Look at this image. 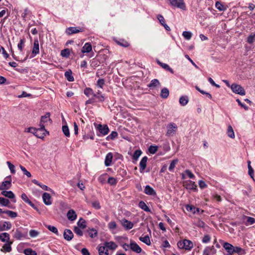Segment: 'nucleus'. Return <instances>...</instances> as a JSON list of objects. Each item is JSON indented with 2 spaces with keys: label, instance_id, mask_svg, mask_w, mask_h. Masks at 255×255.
I'll return each instance as SVG.
<instances>
[{
  "label": "nucleus",
  "instance_id": "obj_4",
  "mask_svg": "<svg viewBox=\"0 0 255 255\" xmlns=\"http://www.w3.org/2000/svg\"><path fill=\"white\" fill-rule=\"evenodd\" d=\"M231 89L232 91L236 94H238L242 96L246 94L244 89L240 85L233 84L231 86Z\"/></svg>",
  "mask_w": 255,
  "mask_h": 255
},
{
  "label": "nucleus",
  "instance_id": "obj_33",
  "mask_svg": "<svg viewBox=\"0 0 255 255\" xmlns=\"http://www.w3.org/2000/svg\"><path fill=\"white\" fill-rule=\"evenodd\" d=\"M21 198L26 203L28 204L32 207H34V204L28 199V197L25 193H23L21 194Z\"/></svg>",
  "mask_w": 255,
  "mask_h": 255
},
{
  "label": "nucleus",
  "instance_id": "obj_48",
  "mask_svg": "<svg viewBox=\"0 0 255 255\" xmlns=\"http://www.w3.org/2000/svg\"><path fill=\"white\" fill-rule=\"evenodd\" d=\"M141 153H142V152L140 150H139V149L136 150L133 154L132 159L136 161L137 160L139 157L141 155Z\"/></svg>",
  "mask_w": 255,
  "mask_h": 255
},
{
  "label": "nucleus",
  "instance_id": "obj_11",
  "mask_svg": "<svg viewBox=\"0 0 255 255\" xmlns=\"http://www.w3.org/2000/svg\"><path fill=\"white\" fill-rule=\"evenodd\" d=\"M39 53V41L37 39L34 40L33 47L32 50V57H34L36 55Z\"/></svg>",
  "mask_w": 255,
  "mask_h": 255
},
{
  "label": "nucleus",
  "instance_id": "obj_59",
  "mask_svg": "<svg viewBox=\"0 0 255 255\" xmlns=\"http://www.w3.org/2000/svg\"><path fill=\"white\" fill-rule=\"evenodd\" d=\"M19 167L21 170L23 171L24 174L26 175L28 177H30L31 176V173L28 171L24 167L21 165H20Z\"/></svg>",
  "mask_w": 255,
  "mask_h": 255
},
{
  "label": "nucleus",
  "instance_id": "obj_23",
  "mask_svg": "<svg viewBox=\"0 0 255 255\" xmlns=\"http://www.w3.org/2000/svg\"><path fill=\"white\" fill-rule=\"evenodd\" d=\"M186 209L188 211L192 212L193 214H200V210L198 208H196L193 206L187 205L186 206Z\"/></svg>",
  "mask_w": 255,
  "mask_h": 255
},
{
  "label": "nucleus",
  "instance_id": "obj_34",
  "mask_svg": "<svg viewBox=\"0 0 255 255\" xmlns=\"http://www.w3.org/2000/svg\"><path fill=\"white\" fill-rule=\"evenodd\" d=\"M65 77L67 80L69 82H73L74 80V78L72 75V71L71 70L66 71L65 73Z\"/></svg>",
  "mask_w": 255,
  "mask_h": 255
},
{
  "label": "nucleus",
  "instance_id": "obj_1",
  "mask_svg": "<svg viewBox=\"0 0 255 255\" xmlns=\"http://www.w3.org/2000/svg\"><path fill=\"white\" fill-rule=\"evenodd\" d=\"M177 245L180 249L186 250H190L193 247V243L191 241L186 239L178 242Z\"/></svg>",
  "mask_w": 255,
  "mask_h": 255
},
{
  "label": "nucleus",
  "instance_id": "obj_54",
  "mask_svg": "<svg viewBox=\"0 0 255 255\" xmlns=\"http://www.w3.org/2000/svg\"><path fill=\"white\" fill-rule=\"evenodd\" d=\"M2 228H4V231L9 230L11 228V224L9 222L5 221L2 225Z\"/></svg>",
  "mask_w": 255,
  "mask_h": 255
},
{
  "label": "nucleus",
  "instance_id": "obj_9",
  "mask_svg": "<svg viewBox=\"0 0 255 255\" xmlns=\"http://www.w3.org/2000/svg\"><path fill=\"white\" fill-rule=\"evenodd\" d=\"M97 129L103 135H107L109 132V128L107 125H102L99 124L97 127Z\"/></svg>",
  "mask_w": 255,
  "mask_h": 255
},
{
  "label": "nucleus",
  "instance_id": "obj_25",
  "mask_svg": "<svg viewBox=\"0 0 255 255\" xmlns=\"http://www.w3.org/2000/svg\"><path fill=\"white\" fill-rule=\"evenodd\" d=\"M123 226L127 230H129L132 228L133 226V223L126 219L123 220Z\"/></svg>",
  "mask_w": 255,
  "mask_h": 255
},
{
  "label": "nucleus",
  "instance_id": "obj_15",
  "mask_svg": "<svg viewBox=\"0 0 255 255\" xmlns=\"http://www.w3.org/2000/svg\"><path fill=\"white\" fill-rule=\"evenodd\" d=\"M12 244V242L9 241L7 242H5V244H4L2 246L1 251L7 253L11 252L12 250L11 246Z\"/></svg>",
  "mask_w": 255,
  "mask_h": 255
},
{
  "label": "nucleus",
  "instance_id": "obj_36",
  "mask_svg": "<svg viewBox=\"0 0 255 255\" xmlns=\"http://www.w3.org/2000/svg\"><path fill=\"white\" fill-rule=\"evenodd\" d=\"M188 98L187 96H181L180 99H179V103L180 104V105L182 106H185L186 105H187V104L188 103Z\"/></svg>",
  "mask_w": 255,
  "mask_h": 255
},
{
  "label": "nucleus",
  "instance_id": "obj_57",
  "mask_svg": "<svg viewBox=\"0 0 255 255\" xmlns=\"http://www.w3.org/2000/svg\"><path fill=\"white\" fill-rule=\"evenodd\" d=\"M158 147L156 145H150L148 148V151L151 154H154L156 152Z\"/></svg>",
  "mask_w": 255,
  "mask_h": 255
},
{
  "label": "nucleus",
  "instance_id": "obj_21",
  "mask_svg": "<svg viewBox=\"0 0 255 255\" xmlns=\"http://www.w3.org/2000/svg\"><path fill=\"white\" fill-rule=\"evenodd\" d=\"M113 157V154L111 152L107 154L105 160V164L106 166H109L111 165Z\"/></svg>",
  "mask_w": 255,
  "mask_h": 255
},
{
  "label": "nucleus",
  "instance_id": "obj_58",
  "mask_svg": "<svg viewBox=\"0 0 255 255\" xmlns=\"http://www.w3.org/2000/svg\"><path fill=\"white\" fill-rule=\"evenodd\" d=\"M108 183L111 185H115L117 183V180L116 178L110 177L108 178Z\"/></svg>",
  "mask_w": 255,
  "mask_h": 255
},
{
  "label": "nucleus",
  "instance_id": "obj_38",
  "mask_svg": "<svg viewBox=\"0 0 255 255\" xmlns=\"http://www.w3.org/2000/svg\"><path fill=\"white\" fill-rule=\"evenodd\" d=\"M87 232L91 238L97 237L98 235L97 231L94 228L88 230Z\"/></svg>",
  "mask_w": 255,
  "mask_h": 255
},
{
  "label": "nucleus",
  "instance_id": "obj_52",
  "mask_svg": "<svg viewBox=\"0 0 255 255\" xmlns=\"http://www.w3.org/2000/svg\"><path fill=\"white\" fill-rule=\"evenodd\" d=\"M62 131L64 135L67 137L70 136V131L67 126H63L62 127Z\"/></svg>",
  "mask_w": 255,
  "mask_h": 255
},
{
  "label": "nucleus",
  "instance_id": "obj_62",
  "mask_svg": "<svg viewBox=\"0 0 255 255\" xmlns=\"http://www.w3.org/2000/svg\"><path fill=\"white\" fill-rule=\"evenodd\" d=\"M6 163L8 166L9 170H10L11 173L12 174L15 173V170L14 166L9 161H7Z\"/></svg>",
  "mask_w": 255,
  "mask_h": 255
},
{
  "label": "nucleus",
  "instance_id": "obj_16",
  "mask_svg": "<svg viewBox=\"0 0 255 255\" xmlns=\"http://www.w3.org/2000/svg\"><path fill=\"white\" fill-rule=\"evenodd\" d=\"M67 217L69 220L73 221L76 219L77 214L74 210L70 209L67 212Z\"/></svg>",
  "mask_w": 255,
  "mask_h": 255
},
{
  "label": "nucleus",
  "instance_id": "obj_35",
  "mask_svg": "<svg viewBox=\"0 0 255 255\" xmlns=\"http://www.w3.org/2000/svg\"><path fill=\"white\" fill-rule=\"evenodd\" d=\"M10 204L9 201L3 197H0V204L3 206L10 207L9 206Z\"/></svg>",
  "mask_w": 255,
  "mask_h": 255
},
{
  "label": "nucleus",
  "instance_id": "obj_64",
  "mask_svg": "<svg viewBox=\"0 0 255 255\" xmlns=\"http://www.w3.org/2000/svg\"><path fill=\"white\" fill-rule=\"evenodd\" d=\"M39 235V232L34 230H31L29 231V235L32 238L37 237Z\"/></svg>",
  "mask_w": 255,
  "mask_h": 255
},
{
  "label": "nucleus",
  "instance_id": "obj_31",
  "mask_svg": "<svg viewBox=\"0 0 255 255\" xmlns=\"http://www.w3.org/2000/svg\"><path fill=\"white\" fill-rule=\"evenodd\" d=\"M157 63L162 67L163 69H165L166 70L170 72L171 73H173V70L172 68H171L168 65L165 63H163L159 61V60H157Z\"/></svg>",
  "mask_w": 255,
  "mask_h": 255
},
{
  "label": "nucleus",
  "instance_id": "obj_7",
  "mask_svg": "<svg viewBox=\"0 0 255 255\" xmlns=\"http://www.w3.org/2000/svg\"><path fill=\"white\" fill-rule=\"evenodd\" d=\"M172 5L180 8L182 9H185V5L183 0H169Z\"/></svg>",
  "mask_w": 255,
  "mask_h": 255
},
{
  "label": "nucleus",
  "instance_id": "obj_13",
  "mask_svg": "<svg viewBox=\"0 0 255 255\" xmlns=\"http://www.w3.org/2000/svg\"><path fill=\"white\" fill-rule=\"evenodd\" d=\"M130 249L136 253H140L141 252V248L134 242H130Z\"/></svg>",
  "mask_w": 255,
  "mask_h": 255
},
{
  "label": "nucleus",
  "instance_id": "obj_43",
  "mask_svg": "<svg viewBox=\"0 0 255 255\" xmlns=\"http://www.w3.org/2000/svg\"><path fill=\"white\" fill-rule=\"evenodd\" d=\"M78 227L85 229L86 227V221L82 218H81L77 222Z\"/></svg>",
  "mask_w": 255,
  "mask_h": 255
},
{
  "label": "nucleus",
  "instance_id": "obj_53",
  "mask_svg": "<svg viewBox=\"0 0 255 255\" xmlns=\"http://www.w3.org/2000/svg\"><path fill=\"white\" fill-rule=\"evenodd\" d=\"M46 227L51 232L55 233L57 235H58V231L56 227L51 225H46Z\"/></svg>",
  "mask_w": 255,
  "mask_h": 255
},
{
  "label": "nucleus",
  "instance_id": "obj_6",
  "mask_svg": "<svg viewBox=\"0 0 255 255\" xmlns=\"http://www.w3.org/2000/svg\"><path fill=\"white\" fill-rule=\"evenodd\" d=\"M184 186L187 189L190 190H193L194 191H197V185L195 183L191 180L186 181L184 183Z\"/></svg>",
  "mask_w": 255,
  "mask_h": 255
},
{
  "label": "nucleus",
  "instance_id": "obj_55",
  "mask_svg": "<svg viewBox=\"0 0 255 255\" xmlns=\"http://www.w3.org/2000/svg\"><path fill=\"white\" fill-rule=\"evenodd\" d=\"M182 35L186 40H190L191 38L192 34L190 31H184L182 33Z\"/></svg>",
  "mask_w": 255,
  "mask_h": 255
},
{
  "label": "nucleus",
  "instance_id": "obj_2",
  "mask_svg": "<svg viewBox=\"0 0 255 255\" xmlns=\"http://www.w3.org/2000/svg\"><path fill=\"white\" fill-rule=\"evenodd\" d=\"M27 235V231L22 227L17 228L15 231L13 237L16 240H20L25 238Z\"/></svg>",
  "mask_w": 255,
  "mask_h": 255
},
{
  "label": "nucleus",
  "instance_id": "obj_63",
  "mask_svg": "<svg viewBox=\"0 0 255 255\" xmlns=\"http://www.w3.org/2000/svg\"><path fill=\"white\" fill-rule=\"evenodd\" d=\"M104 84H105L104 79H99L97 82L96 86L101 88H103Z\"/></svg>",
  "mask_w": 255,
  "mask_h": 255
},
{
  "label": "nucleus",
  "instance_id": "obj_24",
  "mask_svg": "<svg viewBox=\"0 0 255 255\" xmlns=\"http://www.w3.org/2000/svg\"><path fill=\"white\" fill-rule=\"evenodd\" d=\"M92 47L91 44L90 43L87 42L82 47V52L83 53H89L92 51Z\"/></svg>",
  "mask_w": 255,
  "mask_h": 255
},
{
  "label": "nucleus",
  "instance_id": "obj_20",
  "mask_svg": "<svg viewBox=\"0 0 255 255\" xmlns=\"http://www.w3.org/2000/svg\"><path fill=\"white\" fill-rule=\"evenodd\" d=\"M223 247L227 251L228 253L233 254L234 253V251L235 247H234L231 244H230L228 243H225L223 244Z\"/></svg>",
  "mask_w": 255,
  "mask_h": 255
},
{
  "label": "nucleus",
  "instance_id": "obj_51",
  "mask_svg": "<svg viewBox=\"0 0 255 255\" xmlns=\"http://www.w3.org/2000/svg\"><path fill=\"white\" fill-rule=\"evenodd\" d=\"M118 134L117 131H113L111 133L106 137V139L107 140H113L118 136Z\"/></svg>",
  "mask_w": 255,
  "mask_h": 255
},
{
  "label": "nucleus",
  "instance_id": "obj_19",
  "mask_svg": "<svg viewBox=\"0 0 255 255\" xmlns=\"http://www.w3.org/2000/svg\"><path fill=\"white\" fill-rule=\"evenodd\" d=\"M160 86V83L159 81L156 79L152 80L150 81V83L148 85V87L150 89H153L154 88H155L157 87Z\"/></svg>",
  "mask_w": 255,
  "mask_h": 255
},
{
  "label": "nucleus",
  "instance_id": "obj_40",
  "mask_svg": "<svg viewBox=\"0 0 255 255\" xmlns=\"http://www.w3.org/2000/svg\"><path fill=\"white\" fill-rule=\"evenodd\" d=\"M251 161L250 160L248 161V173L251 176V177L254 180V170L253 168L252 167L251 165Z\"/></svg>",
  "mask_w": 255,
  "mask_h": 255
},
{
  "label": "nucleus",
  "instance_id": "obj_17",
  "mask_svg": "<svg viewBox=\"0 0 255 255\" xmlns=\"http://www.w3.org/2000/svg\"><path fill=\"white\" fill-rule=\"evenodd\" d=\"M147 159L148 158L147 156H144L140 160L139 163V170L140 172H143V171L145 169Z\"/></svg>",
  "mask_w": 255,
  "mask_h": 255
},
{
  "label": "nucleus",
  "instance_id": "obj_28",
  "mask_svg": "<svg viewBox=\"0 0 255 255\" xmlns=\"http://www.w3.org/2000/svg\"><path fill=\"white\" fill-rule=\"evenodd\" d=\"M104 246L107 249H109L111 250H115L118 247L116 244L114 242H106L104 244Z\"/></svg>",
  "mask_w": 255,
  "mask_h": 255
},
{
  "label": "nucleus",
  "instance_id": "obj_32",
  "mask_svg": "<svg viewBox=\"0 0 255 255\" xmlns=\"http://www.w3.org/2000/svg\"><path fill=\"white\" fill-rule=\"evenodd\" d=\"M169 94V91L166 88H163L161 89L160 92V97L163 99H166Z\"/></svg>",
  "mask_w": 255,
  "mask_h": 255
},
{
  "label": "nucleus",
  "instance_id": "obj_30",
  "mask_svg": "<svg viewBox=\"0 0 255 255\" xmlns=\"http://www.w3.org/2000/svg\"><path fill=\"white\" fill-rule=\"evenodd\" d=\"M138 206L141 209L144 210L145 212H151L150 209L149 207L146 205L144 201H141L138 203Z\"/></svg>",
  "mask_w": 255,
  "mask_h": 255
},
{
  "label": "nucleus",
  "instance_id": "obj_26",
  "mask_svg": "<svg viewBox=\"0 0 255 255\" xmlns=\"http://www.w3.org/2000/svg\"><path fill=\"white\" fill-rule=\"evenodd\" d=\"M10 236L7 233H2L0 234V240L2 242H7L9 241Z\"/></svg>",
  "mask_w": 255,
  "mask_h": 255
},
{
  "label": "nucleus",
  "instance_id": "obj_45",
  "mask_svg": "<svg viewBox=\"0 0 255 255\" xmlns=\"http://www.w3.org/2000/svg\"><path fill=\"white\" fill-rule=\"evenodd\" d=\"M234 253H237L239 255H244L246 254L244 250L239 247H236L234 248Z\"/></svg>",
  "mask_w": 255,
  "mask_h": 255
},
{
  "label": "nucleus",
  "instance_id": "obj_18",
  "mask_svg": "<svg viewBox=\"0 0 255 255\" xmlns=\"http://www.w3.org/2000/svg\"><path fill=\"white\" fill-rule=\"evenodd\" d=\"M144 193L148 195L155 196L156 195V192L154 190L150 187L149 185H146L145 187Z\"/></svg>",
  "mask_w": 255,
  "mask_h": 255
},
{
  "label": "nucleus",
  "instance_id": "obj_47",
  "mask_svg": "<svg viewBox=\"0 0 255 255\" xmlns=\"http://www.w3.org/2000/svg\"><path fill=\"white\" fill-rule=\"evenodd\" d=\"M70 51L69 49H64L61 51V55L63 57L67 58L70 56Z\"/></svg>",
  "mask_w": 255,
  "mask_h": 255
},
{
  "label": "nucleus",
  "instance_id": "obj_5",
  "mask_svg": "<svg viewBox=\"0 0 255 255\" xmlns=\"http://www.w3.org/2000/svg\"><path fill=\"white\" fill-rule=\"evenodd\" d=\"M6 180L3 181L0 185V190H4L9 189L11 186V176H7Z\"/></svg>",
  "mask_w": 255,
  "mask_h": 255
},
{
  "label": "nucleus",
  "instance_id": "obj_44",
  "mask_svg": "<svg viewBox=\"0 0 255 255\" xmlns=\"http://www.w3.org/2000/svg\"><path fill=\"white\" fill-rule=\"evenodd\" d=\"M3 213L6 214L8 216L13 219L17 216V213L10 210L4 211Z\"/></svg>",
  "mask_w": 255,
  "mask_h": 255
},
{
  "label": "nucleus",
  "instance_id": "obj_61",
  "mask_svg": "<svg viewBox=\"0 0 255 255\" xmlns=\"http://www.w3.org/2000/svg\"><path fill=\"white\" fill-rule=\"evenodd\" d=\"M74 232L79 236H82L83 233V231L78 227H75L74 228Z\"/></svg>",
  "mask_w": 255,
  "mask_h": 255
},
{
  "label": "nucleus",
  "instance_id": "obj_50",
  "mask_svg": "<svg viewBox=\"0 0 255 255\" xmlns=\"http://www.w3.org/2000/svg\"><path fill=\"white\" fill-rule=\"evenodd\" d=\"M216 7L220 11H224L226 10V7L220 1H217L215 3Z\"/></svg>",
  "mask_w": 255,
  "mask_h": 255
},
{
  "label": "nucleus",
  "instance_id": "obj_41",
  "mask_svg": "<svg viewBox=\"0 0 255 255\" xmlns=\"http://www.w3.org/2000/svg\"><path fill=\"white\" fill-rule=\"evenodd\" d=\"M84 94L87 97L93 96L94 92L93 90L90 88H86L84 91Z\"/></svg>",
  "mask_w": 255,
  "mask_h": 255
},
{
  "label": "nucleus",
  "instance_id": "obj_14",
  "mask_svg": "<svg viewBox=\"0 0 255 255\" xmlns=\"http://www.w3.org/2000/svg\"><path fill=\"white\" fill-rule=\"evenodd\" d=\"M63 236L64 238L66 240L70 241L73 239L74 235L70 230L65 229L64 232Z\"/></svg>",
  "mask_w": 255,
  "mask_h": 255
},
{
  "label": "nucleus",
  "instance_id": "obj_37",
  "mask_svg": "<svg viewBox=\"0 0 255 255\" xmlns=\"http://www.w3.org/2000/svg\"><path fill=\"white\" fill-rule=\"evenodd\" d=\"M139 240L148 246H149L151 244L150 239L148 235H146L143 237H140L139 238Z\"/></svg>",
  "mask_w": 255,
  "mask_h": 255
},
{
  "label": "nucleus",
  "instance_id": "obj_8",
  "mask_svg": "<svg viewBox=\"0 0 255 255\" xmlns=\"http://www.w3.org/2000/svg\"><path fill=\"white\" fill-rule=\"evenodd\" d=\"M177 129V126L174 123H170L167 126L166 135L168 136L173 135Z\"/></svg>",
  "mask_w": 255,
  "mask_h": 255
},
{
  "label": "nucleus",
  "instance_id": "obj_12",
  "mask_svg": "<svg viewBox=\"0 0 255 255\" xmlns=\"http://www.w3.org/2000/svg\"><path fill=\"white\" fill-rule=\"evenodd\" d=\"M42 199L44 204L46 205H50L52 204L51 196L50 194L44 192L42 195Z\"/></svg>",
  "mask_w": 255,
  "mask_h": 255
},
{
  "label": "nucleus",
  "instance_id": "obj_56",
  "mask_svg": "<svg viewBox=\"0 0 255 255\" xmlns=\"http://www.w3.org/2000/svg\"><path fill=\"white\" fill-rule=\"evenodd\" d=\"M255 38V32L254 33H251L247 38V42L252 44L254 42Z\"/></svg>",
  "mask_w": 255,
  "mask_h": 255
},
{
  "label": "nucleus",
  "instance_id": "obj_10",
  "mask_svg": "<svg viewBox=\"0 0 255 255\" xmlns=\"http://www.w3.org/2000/svg\"><path fill=\"white\" fill-rule=\"evenodd\" d=\"M83 30L82 28L76 27H70L66 29L65 32L66 34L70 35L75 33H77L80 32H82Z\"/></svg>",
  "mask_w": 255,
  "mask_h": 255
},
{
  "label": "nucleus",
  "instance_id": "obj_22",
  "mask_svg": "<svg viewBox=\"0 0 255 255\" xmlns=\"http://www.w3.org/2000/svg\"><path fill=\"white\" fill-rule=\"evenodd\" d=\"M1 194L6 197H7L9 199H14L15 195L14 193L11 191H6L3 190L1 192Z\"/></svg>",
  "mask_w": 255,
  "mask_h": 255
},
{
  "label": "nucleus",
  "instance_id": "obj_49",
  "mask_svg": "<svg viewBox=\"0 0 255 255\" xmlns=\"http://www.w3.org/2000/svg\"><path fill=\"white\" fill-rule=\"evenodd\" d=\"M178 160L177 159L173 160L170 163V164L169 165V167L168 168V170L172 172L175 167L176 164L177 163Z\"/></svg>",
  "mask_w": 255,
  "mask_h": 255
},
{
  "label": "nucleus",
  "instance_id": "obj_42",
  "mask_svg": "<svg viewBox=\"0 0 255 255\" xmlns=\"http://www.w3.org/2000/svg\"><path fill=\"white\" fill-rule=\"evenodd\" d=\"M227 134L228 136L232 138L235 137L234 131L231 126H229L228 127Z\"/></svg>",
  "mask_w": 255,
  "mask_h": 255
},
{
  "label": "nucleus",
  "instance_id": "obj_3",
  "mask_svg": "<svg viewBox=\"0 0 255 255\" xmlns=\"http://www.w3.org/2000/svg\"><path fill=\"white\" fill-rule=\"evenodd\" d=\"M50 113H46L44 116L41 117L39 123V127H41V129H45V127L47 125L48 122H50V123H52V120L50 118Z\"/></svg>",
  "mask_w": 255,
  "mask_h": 255
},
{
  "label": "nucleus",
  "instance_id": "obj_27",
  "mask_svg": "<svg viewBox=\"0 0 255 255\" xmlns=\"http://www.w3.org/2000/svg\"><path fill=\"white\" fill-rule=\"evenodd\" d=\"M45 132H47L45 129H41V127H40L39 128H37V132H36L37 133H35V135L38 138H42L45 135L44 133Z\"/></svg>",
  "mask_w": 255,
  "mask_h": 255
},
{
  "label": "nucleus",
  "instance_id": "obj_29",
  "mask_svg": "<svg viewBox=\"0 0 255 255\" xmlns=\"http://www.w3.org/2000/svg\"><path fill=\"white\" fill-rule=\"evenodd\" d=\"M98 252L99 255H108V250L106 247L104 246H100L98 248Z\"/></svg>",
  "mask_w": 255,
  "mask_h": 255
},
{
  "label": "nucleus",
  "instance_id": "obj_46",
  "mask_svg": "<svg viewBox=\"0 0 255 255\" xmlns=\"http://www.w3.org/2000/svg\"><path fill=\"white\" fill-rule=\"evenodd\" d=\"M23 252L25 255H37L36 252L30 248L25 249Z\"/></svg>",
  "mask_w": 255,
  "mask_h": 255
},
{
  "label": "nucleus",
  "instance_id": "obj_39",
  "mask_svg": "<svg viewBox=\"0 0 255 255\" xmlns=\"http://www.w3.org/2000/svg\"><path fill=\"white\" fill-rule=\"evenodd\" d=\"M92 97L97 101V102H103L105 100V95H98L94 94Z\"/></svg>",
  "mask_w": 255,
  "mask_h": 255
},
{
  "label": "nucleus",
  "instance_id": "obj_60",
  "mask_svg": "<svg viewBox=\"0 0 255 255\" xmlns=\"http://www.w3.org/2000/svg\"><path fill=\"white\" fill-rule=\"evenodd\" d=\"M195 225L200 228H204L205 224L203 221L198 219L195 222Z\"/></svg>",
  "mask_w": 255,
  "mask_h": 255
}]
</instances>
